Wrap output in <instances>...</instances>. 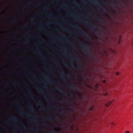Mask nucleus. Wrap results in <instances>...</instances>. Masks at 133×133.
I'll list each match as a JSON object with an SVG mask.
<instances>
[{
    "label": "nucleus",
    "instance_id": "62",
    "mask_svg": "<svg viewBox=\"0 0 133 133\" xmlns=\"http://www.w3.org/2000/svg\"><path fill=\"white\" fill-rule=\"evenodd\" d=\"M110 51L113 52H114V51H112L111 49H110Z\"/></svg>",
    "mask_w": 133,
    "mask_h": 133
},
{
    "label": "nucleus",
    "instance_id": "7",
    "mask_svg": "<svg viewBox=\"0 0 133 133\" xmlns=\"http://www.w3.org/2000/svg\"><path fill=\"white\" fill-rule=\"evenodd\" d=\"M82 22L87 24L91 29H93L94 28V25L91 23H89L87 20H84L82 21Z\"/></svg>",
    "mask_w": 133,
    "mask_h": 133
},
{
    "label": "nucleus",
    "instance_id": "59",
    "mask_svg": "<svg viewBox=\"0 0 133 133\" xmlns=\"http://www.w3.org/2000/svg\"><path fill=\"white\" fill-rule=\"evenodd\" d=\"M71 58H76V57H75V56H72L71 57Z\"/></svg>",
    "mask_w": 133,
    "mask_h": 133
},
{
    "label": "nucleus",
    "instance_id": "12",
    "mask_svg": "<svg viewBox=\"0 0 133 133\" xmlns=\"http://www.w3.org/2000/svg\"><path fill=\"white\" fill-rule=\"evenodd\" d=\"M103 16L104 17L108 18L110 19H111V18L110 15L107 12H104L103 13Z\"/></svg>",
    "mask_w": 133,
    "mask_h": 133
},
{
    "label": "nucleus",
    "instance_id": "35",
    "mask_svg": "<svg viewBox=\"0 0 133 133\" xmlns=\"http://www.w3.org/2000/svg\"><path fill=\"white\" fill-rule=\"evenodd\" d=\"M70 0L72 1L73 2V3L75 4H77V2L75 0Z\"/></svg>",
    "mask_w": 133,
    "mask_h": 133
},
{
    "label": "nucleus",
    "instance_id": "19",
    "mask_svg": "<svg viewBox=\"0 0 133 133\" xmlns=\"http://www.w3.org/2000/svg\"><path fill=\"white\" fill-rule=\"evenodd\" d=\"M49 106L52 107L54 108L55 109H62L59 106H53L52 104H50L49 105Z\"/></svg>",
    "mask_w": 133,
    "mask_h": 133
},
{
    "label": "nucleus",
    "instance_id": "13",
    "mask_svg": "<svg viewBox=\"0 0 133 133\" xmlns=\"http://www.w3.org/2000/svg\"><path fill=\"white\" fill-rule=\"evenodd\" d=\"M78 64L77 66L76 67H74V68L76 69H79L80 68L81 63L80 62V60L78 59L77 60ZM72 65L73 66H74V63Z\"/></svg>",
    "mask_w": 133,
    "mask_h": 133
},
{
    "label": "nucleus",
    "instance_id": "31",
    "mask_svg": "<svg viewBox=\"0 0 133 133\" xmlns=\"http://www.w3.org/2000/svg\"><path fill=\"white\" fill-rule=\"evenodd\" d=\"M37 104L38 105H40L41 106H42L43 105V104L42 103H39L38 102H37Z\"/></svg>",
    "mask_w": 133,
    "mask_h": 133
},
{
    "label": "nucleus",
    "instance_id": "51",
    "mask_svg": "<svg viewBox=\"0 0 133 133\" xmlns=\"http://www.w3.org/2000/svg\"><path fill=\"white\" fill-rule=\"evenodd\" d=\"M119 72H117L115 74L117 75H119Z\"/></svg>",
    "mask_w": 133,
    "mask_h": 133
},
{
    "label": "nucleus",
    "instance_id": "36",
    "mask_svg": "<svg viewBox=\"0 0 133 133\" xmlns=\"http://www.w3.org/2000/svg\"><path fill=\"white\" fill-rule=\"evenodd\" d=\"M121 40V37L120 36L119 37V40L118 42V44H119L120 43V42Z\"/></svg>",
    "mask_w": 133,
    "mask_h": 133
},
{
    "label": "nucleus",
    "instance_id": "4",
    "mask_svg": "<svg viewBox=\"0 0 133 133\" xmlns=\"http://www.w3.org/2000/svg\"><path fill=\"white\" fill-rule=\"evenodd\" d=\"M103 54L106 57V58H105L104 59V63L106 65H108V62L109 61V60L108 59V57H109V53L108 52L106 51H104Z\"/></svg>",
    "mask_w": 133,
    "mask_h": 133
},
{
    "label": "nucleus",
    "instance_id": "37",
    "mask_svg": "<svg viewBox=\"0 0 133 133\" xmlns=\"http://www.w3.org/2000/svg\"><path fill=\"white\" fill-rule=\"evenodd\" d=\"M17 19H14L12 20V21L14 23H16V22Z\"/></svg>",
    "mask_w": 133,
    "mask_h": 133
},
{
    "label": "nucleus",
    "instance_id": "5",
    "mask_svg": "<svg viewBox=\"0 0 133 133\" xmlns=\"http://www.w3.org/2000/svg\"><path fill=\"white\" fill-rule=\"evenodd\" d=\"M56 90H58L61 91V92L63 94H67V95H70V96L71 97H72L73 95H74V94L73 92H71V93L69 94V93H67V91L65 90H61L59 87H57L56 88Z\"/></svg>",
    "mask_w": 133,
    "mask_h": 133
},
{
    "label": "nucleus",
    "instance_id": "56",
    "mask_svg": "<svg viewBox=\"0 0 133 133\" xmlns=\"http://www.w3.org/2000/svg\"><path fill=\"white\" fill-rule=\"evenodd\" d=\"M51 119H52V118H49L48 119V120L50 121Z\"/></svg>",
    "mask_w": 133,
    "mask_h": 133
},
{
    "label": "nucleus",
    "instance_id": "64",
    "mask_svg": "<svg viewBox=\"0 0 133 133\" xmlns=\"http://www.w3.org/2000/svg\"><path fill=\"white\" fill-rule=\"evenodd\" d=\"M104 2V3H107V1H105Z\"/></svg>",
    "mask_w": 133,
    "mask_h": 133
},
{
    "label": "nucleus",
    "instance_id": "61",
    "mask_svg": "<svg viewBox=\"0 0 133 133\" xmlns=\"http://www.w3.org/2000/svg\"><path fill=\"white\" fill-rule=\"evenodd\" d=\"M103 82H104V83H105L106 82V81L105 80H103Z\"/></svg>",
    "mask_w": 133,
    "mask_h": 133
},
{
    "label": "nucleus",
    "instance_id": "10",
    "mask_svg": "<svg viewBox=\"0 0 133 133\" xmlns=\"http://www.w3.org/2000/svg\"><path fill=\"white\" fill-rule=\"evenodd\" d=\"M115 9H100V13L103 10V9H106L107 11H110L112 12L113 14H116V11L114 10ZM101 16V14H100V16ZM101 19V17H100V19Z\"/></svg>",
    "mask_w": 133,
    "mask_h": 133
},
{
    "label": "nucleus",
    "instance_id": "49",
    "mask_svg": "<svg viewBox=\"0 0 133 133\" xmlns=\"http://www.w3.org/2000/svg\"><path fill=\"white\" fill-rule=\"evenodd\" d=\"M21 125L22 126V127H25V128L26 127V126H25V125H24V124H21Z\"/></svg>",
    "mask_w": 133,
    "mask_h": 133
},
{
    "label": "nucleus",
    "instance_id": "25",
    "mask_svg": "<svg viewBox=\"0 0 133 133\" xmlns=\"http://www.w3.org/2000/svg\"><path fill=\"white\" fill-rule=\"evenodd\" d=\"M67 42L68 44L71 45H72L73 44V43L70 41L67 40Z\"/></svg>",
    "mask_w": 133,
    "mask_h": 133
},
{
    "label": "nucleus",
    "instance_id": "42",
    "mask_svg": "<svg viewBox=\"0 0 133 133\" xmlns=\"http://www.w3.org/2000/svg\"><path fill=\"white\" fill-rule=\"evenodd\" d=\"M56 38H54L53 40L51 41L52 42H54L56 40Z\"/></svg>",
    "mask_w": 133,
    "mask_h": 133
},
{
    "label": "nucleus",
    "instance_id": "39",
    "mask_svg": "<svg viewBox=\"0 0 133 133\" xmlns=\"http://www.w3.org/2000/svg\"><path fill=\"white\" fill-rule=\"evenodd\" d=\"M100 69H101V52H100Z\"/></svg>",
    "mask_w": 133,
    "mask_h": 133
},
{
    "label": "nucleus",
    "instance_id": "14",
    "mask_svg": "<svg viewBox=\"0 0 133 133\" xmlns=\"http://www.w3.org/2000/svg\"><path fill=\"white\" fill-rule=\"evenodd\" d=\"M10 120L16 123H18V118L15 116L12 117L10 119Z\"/></svg>",
    "mask_w": 133,
    "mask_h": 133
},
{
    "label": "nucleus",
    "instance_id": "1",
    "mask_svg": "<svg viewBox=\"0 0 133 133\" xmlns=\"http://www.w3.org/2000/svg\"><path fill=\"white\" fill-rule=\"evenodd\" d=\"M48 9V10L49 9ZM65 9V10H73V9H78V10H83V9H89V10H94L97 9L98 11V35H99V32L100 31V26L99 24H100V9Z\"/></svg>",
    "mask_w": 133,
    "mask_h": 133
},
{
    "label": "nucleus",
    "instance_id": "9",
    "mask_svg": "<svg viewBox=\"0 0 133 133\" xmlns=\"http://www.w3.org/2000/svg\"><path fill=\"white\" fill-rule=\"evenodd\" d=\"M26 87H27L28 88V91L29 94L31 96V97L32 98L34 99H35V98L34 96H33V95H32L31 94V92L30 90V86L29 85H28V84H26Z\"/></svg>",
    "mask_w": 133,
    "mask_h": 133
},
{
    "label": "nucleus",
    "instance_id": "2",
    "mask_svg": "<svg viewBox=\"0 0 133 133\" xmlns=\"http://www.w3.org/2000/svg\"><path fill=\"white\" fill-rule=\"evenodd\" d=\"M89 45V43H83L82 44L83 51L86 55L88 54L89 52L88 46Z\"/></svg>",
    "mask_w": 133,
    "mask_h": 133
},
{
    "label": "nucleus",
    "instance_id": "53",
    "mask_svg": "<svg viewBox=\"0 0 133 133\" xmlns=\"http://www.w3.org/2000/svg\"><path fill=\"white\" fill-rule=\"evenodd\" d=\"M61 47L62 48H63V49L65 51V49L64 48V46H61Z\"/></svg>",
    "mask_w": 133,
    "mask_h": 133
},
{
    "label": "nucleus",
    "instance_id": "48",
    "mask_svg": "<svg viewBox=\"0 0 133 133\" xmlns=\"http://www.w3.org/2000/svg\"><path fill=\"white\" fill-rule=\"evenodd\" d=\"M43 96V97L45 98H47V96H46V95H44Z\"/></svg>",
    "mask_w": 133,
    "mask_h": 133
},
{
    "label": "nucleus",
    "instance_id": "47",
    "mask_svg": "<svg viewBox=\"0 0 133 133\" xmlns=\"http://www.w3.org/2000/svg\"><path fill=\"white\" fill-rule=\"evenodd\" d=\"M82 3H86V2L84 1V0H82Z\"/></svg>",
    "mask_w": 133,
    "mask_h": 133
},
{
    "label": "nucleus",
    "instance_id": "32",
    "mask_svg": "<svg viewBox=\"0 0 133 133\" xmlns=\"http://www.w3.org/2000/svg\"><path fill=\"white\" fill-rule=\"evenodd\" d=\"M63 64H64V65L65 66H67L68 65V64L66 62H64Z\"/></svg>",
    "mask_w": 133,
    "mask_h": 133
},
{
    "label": "nucleus",
    "instance_id": "24",
    "mask_svg": "<svg viewBox=\"0 0 133 133\" xmlns=\"http://www.w3.org/2000/svg\"><path fill=\"white\" fill-rule=\"evenodd\" d=\"M36 90L39 92L42 93L43 92V91H41L39 88H37L36 89Z\"/></svg>",
    "mask_w": 133,
    "mask_h": 133
},
{
    "label": "nucleus",
    "instance_id": "6",
    "mask_svg": "<svg viewBox=\"0 0 133 133\" xmlns=\"http://www.w3.org/2000/svg\"><path fill=\"white\" fill-rule=\"evenodd\" d=\"M33 3H35L36 5H38L40 4V2L36 0H31L27 2V4L28 5H30Z\"/></svg>",
    "mask_w": 133,
    "mask_h": 133
},
{
    "label": "nucleus",
    "instance_id": "3",
    "mask_svg": "<svg viewBox=\"0 0 133 133\" xmlns=\"http://www.w3.org/2000/svg\"><path fill=\"white\" fill-rule=\"evenodd\" d=\"M19 110L21 112V114L22 115L27 116H31V118H34L35 119L36 118V116L34 115L33 116L32 114H28L23 111L21 107H19Z\"/></svg>",
    "mask_w": 133,
    "mask_h": 133
},
{
    "label": "nucleus",
    "instance_id": "40",
    "mask_svg": "<svg viewBox=\"0 0 133 133\" xmlns=\"http://www.w3.org/2000/svg\"><path fill=\"white\" fill-rule=\"evenodd\" d=\"M38 30H44V29L43 27H42L41 28H40L38 29Z\"/></svg>",
    "mask_w": 133,
    "mask_h": 133
},
{
    "label": "nucleus",
    "instance_id": "26",
    "mask_svg": "<svg viewBox=\"0 0 133 133\" xmlns=\"http://www.w3.org/2000/svg\"><path fill=\"white\" fill-rule=\"evenodd\" d=\"M55 117V118L57 120H59L60 119V117L57 115Z\"/></svg>",
    "mask_w": 133,
    "mask_h": 133
},
{
    "label": "nucleus",
    "instance_id": "46",
    "mask_svg": "<svg viewBox=\"0 0 133 133\" xmlns=\"http://www.w3.org/2000/svg\"><path fill=\"white\" fill-rule=\"evenodd\" d=\"M91 3H93V1L94 0H88Z\"/></svg>",
    "mask_w": 133,
    "mask_h": 133
},
{
    "label": "nucleus",
    "instance_id": "18",
    "mask_svg": "<svg viewBox=\"0 0 133 133\" xmlns=\"http://www.w3.org/2000/svg\"><path fill=\"white\" fill-rule=\"evenodd\" d=\"M82 35L84 37H86L89 36V35L87 34L86 32L84 31H81Z\"/></svg>",
    "mask_w": 133,
    "mask_h": 133
},
{
    "label": "nucleus",
    "instance_id": "41",
    "mask_svg": "<svg viewBox=\"0 0 133 133\" xmlns=\"http://www.w3.org/2000/svg\"><path fill=\"white\" fill-rule=\"evenodd\" d=\"M53 29L58 32H59V30L57 29L54 28Z\"/></svg>",
    "mask_w": 133,
    "mask_h": 133
},
{
    "label": "nucleus",
    "instance_id": "20",
    "mask_svg": "<svg viewBox=\"0 0 133 133\" xmlns=\"http://www.w3.org/2000/svg\"><path fill=\"white\" fill-rule=\"evenodd\" d=\"M113 101H109L107 102L105 104V106L108 107L113 102Z\"/></svg>",
    "mask_w": 133,
    "mask_h": 133
},
{
    "label": "nucleus",
    "instance_id": "23",
    "mask_svg": "<svg viewBox=\"0 0 133 133\" xmlns=\"http://www.w3.org/2000/svg\"><path fill=\"white\" fill-rule=\"evenodd\" d=\"M71 26L74 28H77L79 27L78 25L74 24H72L71 25Z\"/></svg>",
    "mask_w": 133,
    "mask_h": 133
},
{
    "label": "nucleus",
    "instance_id": "50",
    "mask_svg": "<svg viewBox=\"0 0 133 133\" xmlns=\"http://www.w3.org/2000/svg\"><path fill=\"white\" fill-rule=\"evenodd\" d=\"M124 133H130V132L129 131H125Z\"/></svg>",
    "mask_w": 133,
    "mask_h": 133
},
{
    "label": "nucleus",
    "instance_id": "21",
    "mask_svg": "<svg viewBox=\"0 0 133 133\" xmlns=\"http://www.w3.org/2000/svg\"><path fill=\"white\" fill-rule=\"evenodd\" d=\"M29 109L32 111H34L35 110L34 108V106L31 104L29 105Z\"/></svg>",
    "mask_w": 133,
    "mask_h": 133
},
{
    "label": "nucleus",
    "instance_id": "34",
    "mask_svg": "<svg viewBox=\"0 0 133 133\" xmlns=\"http://www.w3.org/2000/svg\"><path fill=\"white\" fill-rule=\"evenodd\" d=\"M22 0H18V1L16 2V3H19L22 2Z\"/></svg>",
    "mask_w": 133,
    "mask_h": 133
},
{
    "label": "nucleus",
    "instance_id": "30",
    "mask_svg": "<svg viewBox=\"0 0 133 133\" xmlns=\"http://www.w3.org/2000/svg\"><path fill=\"white\" fill-rule=\"evenodd\" d=\"M47 34L48 36L50 37H52L53 36L52 34H51V33H50V32L47 33Z\"/></svg>",
    "mask_w": 133,
    "mask_h": 133
},
{
    "label": "nucleus",
    "instance_id": "44",
    "mask_svg": "<svg viewBox=\"0 0 133 133\" xmlns=\"http://www.w3.org/2000/svg\"><path fill=\"white\" fill-rule=\"evenodd\" d=\"M70 102V100L68 99H66V102L67 103H69Z\"/></svg>",
    "mask_w": 133,
    "mask_h": 133
},
{
    "label": "nucleus",
    "instance_id": "29",
    "mask_svg": "<svg viewBox=\"0 0 133 133\" xmlns=\"http://www.w3.org/2000/svg\"><path fill=\"white\" fill-rule=\"evenodd\" d=\"M30 37H36L37 38H40V37H36V35H32V36H29Z\"/></svg>",
    "mask_w": 133,
    "mask_h": 133
},
{
    "label": "nucleus",
    "instance_id": "33",
    "mask_svg": "<svg viewBox=\"0 0 133 133\" xmlns=\"http://www.w3.org/2000/svg\"><path fill=\"white\" fill-rule=\"evenodd\" d=\"M45 42V41H43V40H41L39 42L40 43H44Z\"/></svg>",
    "mask_w": 133,
    "mask_h": 133
},
{
    "label": "nucleus",
    "instance_id": "27",
    "mask_svg": "<svg viewBox=\"0 0 133 133\" xmlns=\"http://www.w3.org/2000/svg\"><path fill=\"white\" fill-rule=\"evenodd\" d=\"M62 39L64 40H66L68 39V38L67 37H65L64 36H63Z\"/></svg>",
    "mask_w": 133,
    "mask_h": 133
},
{
    "label": "nucleus",
    "instance_id": "54",
    "mask_svg": "<svg viewBox=\"0 0 133 133\" xmlns=\"http://www.w3.org/2000/svg\"><path fill=\"white\" fill-rule=\"evenodd\" d=\"M37 129H38V128H33V130H37Z\"/></svg>",
    "mask_w": 133,
    "mask_h": 133
},
{
    "label": "nucleus",
    "instance_id": "58",
    "mask_svg": "<svg viewBox=\"0 0 133 133\" xmlns=\"http://www.w3.org/2000/svg\"><path fill=\"white\" fill-rule=\"evenodd\" d=\"M105 123H106V125H107L108 124V123L107 122V121H105Z\"/></svg>",
    "mask_w": 133,
    "mask_h": 133
},
{
    "label": "nucleus",
    "instance_id": "16",
    "mask_svg": "<svg viewBox=\"0 0 133 133\" xmlns=\"http://www.w3.org/2000/svg\"><path fill=\"white\" fill-rule=\"evenodd\" d=\"M69 87L72 89H76L77 88V87L74 85L70 84L68 85Z\"/></svg>",
    "mask_w": 133,
    "mask_h": 133
},
{
    "label": "nucleus",
    "instance_id": "8",
    "mask_svg": "<svg viewBox=\"0 0 133 133\" xmlns=\"http://www.w3.org/2000/svg\"><path fill=\"white\" fill-rule=\"evenodd\" d=\"M31 50L33 52H36L37 55L38 56L42 57H43V55L41 54V51L39 50L38 48V47H37V48L36 49H31Z\"/></svg>",
    "mask_w": 133,
    "mask_h": 133
},
{
    "label": "nucleus",
    "instance_id": "45",
    "mask_svg": "<svg viewBox=\"0 0 133 133\" xmlns=\"http://www.w3.org/2000/svg\"><path fill=\"white\" fill-rule=\"evenodd\" d=\"M60 71L61 72V74H62V75H64V72H63V71H62V70H61Z\"/></svg>",
    "mask_w": 133,
    "mask_h": 133
},
{
    "label": "nucleus",
    "instance_id": "17",
    "mask_svg": "<svg viewBox=\"0 0 133 133\" xmlns=\"http://www.w3.org/2000/svg\"><path fill=\"white\" fill-rule=\"evenodd\" d=\"M67 74V77H65L63 75H62L61 76V78L63 79H69L71 77V76L69 73H68L66 74Z\"/></svg>",
    "mask_w": 133,
    "mask_h": 133
},
{
    "label": "nucleus",
    "instance_id": "60",
    "mask_svg": "<svg viewBox=\"0 0 133 133\" xmlns=\"http://www.w3.org/2000/svg\"><path fill=\"white\" fill-rule=\"evenodd\" d=\"M59 101H61V102H63V100H60L59 99Z\"/></svg>",
    "mask_w": 133,
    "mask_h": 133
},
{
    "label": "nucleus",
    "instance_id": "11",
    "mask_svg": "<svg viewBox=\"0 0 133 133\" xmlns=\"http://www.w3.org/2000/svg\"><path fill=\"white\" fill-rule=\"evenodd\" d=\"M103 93L102 94V95L104 96H109V95H108V90L107 88H105L103 89Z\"/></svg>",
    "mask_w": 133,
    "mask_h": 133
},
{
    "label": "nucleus",
    "instance_id": "63",
    "mask_svg": "<svg viewBox=\"0 0 133 133\" xmlns=\"http://www.w3.org/2000/svg\"><path fill=\"white\" fill-rule=\"evenodd\" d=\"M58 25L59 26H61V24L60 23Z\"/></svg>",
    "mask_w": 133,
    "mask_h": 133
},
{
    "label": "nucleus",
    "instance_id": "55",
    "mask_svg": "<svg viewBox=\"0 0 133 133\" xmlns=\"http://www.w3.org/2000/svg\"><path fill=\"white\" fill-rule=\"evenodd\" d=\"M18 82H15L14 83L15 84H18Z\"/></svg>",
    "mask_w": 133,
    "mask_h": 133
},
{
    "label": "nucleus",
    "instance_id": "52",
    "mask_svg": "<svg viewBox=\"0 0 133 133\" xmlns=\"http://www.w3.org/2000/svg\"><path fill=\"white\" fill-rule=\"evenodd\" d=\"M50 133H53L54 132V131L53 130H51L50 131Z\"/></svg>",
    "mask_w": 133,
    "mask_h": 133
},
{
    "label": "nucleus",
    "instance_id": "28",
    "mask_svg": "<svg viewBox=\"0 0 133 133\" xmlns=\"http://www.w3.org/2000/svg\"><path fill=\"white\" fill-rule=\"evenodd\" d=\"M24 42L26 44H28L29 43L30 41L28 40H26Z\"/></svg>",
    "mask_w": 133,
    "mask_h": 133
},
{
    "label": "nucleus",
    "instance_id": "15",
    "mask_svg": "<svg viewBox=\"0 0 133 133\" xmlns=\"http://www.w3.org/2000/svg\"><path fill=\"white\" fill-rule=\"evenodd\" d=\"M62 28L63 30H64L66 31L67 32H69V33H73L74 32L71 31H70L69 29L67 28L66 26H62Z\"/></svg>",
    "mask_w": 133,
    "mask_h": 133
},
{
    "label": "nucleus",
    "instance_id": "38",
    "mask_svg": "<svg viewBox=\"0 0 133 133\" xmlns=\"http://www.w3.org/2000/svg\"><path fill=\"white\" fill-rule=\"evenodd\" d=\"M48 123H46V124H42V125L45 126H47L48 125Z\"/></svg>",
    "mask_w": 133,
    "mask_h": 133
},
{
    "label": "nucleus",
    "instance_id": "57",
    "mask_svg": "<svg viewBox=\"0 0 133 133\" xmlns=\"http://www.w3.org/2000/svg\"><path fill=\"white\" fill-rule=\"evenodd\" d=\"M46 26H47L48 27H49V25H48V23L46 24Z\"/></svg>",
    "mask_w": 133,
    "mask_h": 133
},
{
    "label": "nucleus",
    "instance_id": "22",
    "mask_svg": "<svg viewBox=\"0 0 133 133\" xmlns=\"http://www.w3.org/2000/svg\"><path fill=\"white\" fill-rule=\"evenodd\" d=\"M43 77L45 79H46L48 81H49L50 83H54V82H52V80H50L49 79V78L48 77H47L46 76H45L44 75L43 76Z\"/></svg>",
    "mask_w": 133,
    "mask_h": 133
},
{
    "label": "nucleus",
    "instance_id": "43",
    "mask_svg": "<svg viewBox=\"0 0 133 133\" xmlns=\"http://www.w3.org/2000/svg\"><path fill=\"white\" fill-rule=\"evenodd\" d=\"M111 124L113 125H115V123L113 122H112L111 123Z\"/></svg>",
    "mask_w": 133,
    "mask_h": 133
}]
</instances>
